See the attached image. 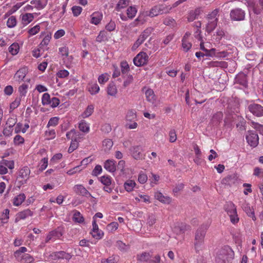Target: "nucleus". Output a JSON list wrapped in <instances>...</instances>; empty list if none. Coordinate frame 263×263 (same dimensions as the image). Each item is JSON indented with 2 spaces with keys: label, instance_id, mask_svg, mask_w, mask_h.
I'll use <instances>...</instances> for the list:
<instances>
[{
  "label": "nucleus",
  "instance_id": "1",
  "mask_svg": "<svg viewBox=\"0 0 263 263\" xmlns=\"http://www.w3.org/2000/svg\"><path fill=\"white\" fill-rule=\"evenodd\" d=\"M211 223V220H209L200 225L195 231L194 246L196 253L199 252L204 249V238Z\"/></svg>",
  "mask_w": 263,
  "mask_h": 263
},
{
  "label": "nucleus",
  "instance_id": "2",
  "mask_svg": "<svg viewBox=\"0 0 263 263\" xmlns=\"http://www.w3.org/2000/svg\"><path fill=\"white\" fill-rule=\"evenodd\" d=\"M223 209L229 217L231 222L234 225L237 224L239 221V218L235 204L232 201L227 202Z\"/></svg>",
  "mask_w": 263,
  "mask_h": 263
},
{
  "label": "nucleus",
  "instance_id": "3",
  "mask_svg": "<svg viewBox=\"0 0 263 263\" xmlns=\"http://www.w3.org/2000/svg\"><path fill=\"white\" fill-rule=\"evenodd\" d=\"M219 12V10L215 9L207 15L208 23L206 26V31L208 32H211L216 27L218 21Z\"/></svg>",
  "mask_w": 263,
  "mask_h": 263
},
{
  "label": "nucleus",
  "instance_id": "4",
  "mask_svg": "<svg viewBox=\"0 0 263 263\" xmlns=\"http://www.w3.org/2000/svg\"><path fill=\"white\" fill-rule=\"evenodd\" d=\"M172 7H170V6L158 5L152 7L149 11H146L144 15L153 17L160 14L169 13Z\"/></svg>",
  "mask_w": 263,
  "mask_h": 263
},
{
  "label": "nucleus",
  "instance_id": "5",
  "mask_svg": "<svg viewBox=\"0 0 263 263\" xmlns=\"http://www.w3.org/2000/svg\"><path fill=\"white\" fill-rule=\"evenodd\" d=\"M31 171L29 167L25 166L21 168L16 177V182L19 186L26 184L30 178Z\"/></svg>",
  "mask_w": 263,
  "mask_h": 263
},
{
  "label": "nucleus",
  "instance_id": "6",
  "mask_svg": "<svg viewBox=\"0 0 263 263\" xmlns=\"http://www.w3.org/2000/svg\"><path fill=\"white\" fill-rule=\"evenodd\" d=\"M154 31L153 27H149L146 28L139 36L138 39L134 43L132 47V50L134 51L136 50L152 34Z\"/></svg>",
  "mask_w": 263,
  "mask_h": 263
},
{
  "label": "nucleus",
  "instance_id": "7",
  "mask_svg": "<svg viewBox=\"0 0 263 263\" xmlns=\"http://www.w3.org/2000/svg\"><path fill=\"white\" fill-rule=\"evenodd\" d=\"M148 58L146 52H140L134 58L133 62L136 66H141L147 64Z\"/></svg>",
  "mask_w": 263,
  "mask_h": 263
},
{
  "label": "nucleus",
  "instance_id": "8",
  "mask_svg": "<svg viewBox=\"0 0 263 263\" xmlns=\"http://www.w3.org/2000/svg\"><path fill=\"white\" fill-rule=\"evenodd\" d=\"M248 143L253 147H256L259 143V137L255 132L248 131L246 137Z\"/></svg>",
  "mask_w": 263,
  "mask_h": 263
},
{
  "label": "nucleus",
  "instance_id": "9",
  "mask_svg": "<svg viewBox=\"0 0 263 263\" xmlns=\"http://www.w3.org/2000/svg\"><path fill=\"white\" fill-rule=\"evenodd\" d=\"M182 47L185 52H187L190 50L192 47L191 43V33L190 32H186L183 36L182 40Z\"/></svg>",
  "mask_w": 263,
  "mask_h": 263
},
{
  "label": "nucleus",
  "instance_id": "10",
  "mask_svg": "<svg viewBox=\"0 0 263 263\" xmlns=\"http://www.w3.org/2000/svg\"><path fill=\"white\" fill-rule=\"evenodd\" d=\"M230 15L231 20L233 21H242L243 20L245 17V11L238 8L232 10Z\"/></svg>",
  "mask_w": 263,
  "mask_h": 263
},
{
  "label": "nucleus",
  "instance_id": "11",
  "mask_svg": "<svg viewBox=\"0 0 263 263\" xmlns=\"http://www.w3.org/2000/svg\"><path fill=\"white\" fill-rule=\"evenodd\" d=\"M130 153L133 158L136 160H141L143 158L142 154L143 149L141 145H135L130 148Z\"/></svg>",
  "mask_w": 263,
  "mask_h": 263
},
{
  "label": "nucleus",
  "instance_id": "12",
  "mask_svg": "<svg viewBox=\"0 0 263 263\" xmlns=\"http://www.w3.org/2000/svg\"><path fill=\"white\" fill-rule=\"evenodd\" d=\"M191 229L190 226L184 223L178 222L175 224L173 231L177 235H180L184 233L186 231H190Z\"/></svg>",
  "mask_w": 263,
  "mask_h": 263
},
{
  "label": "nucleus",
  "instance_id": "13",
  "mask_svg": "<svg viewBox=\"0 0 263 263\" xmlns=\"http://www.w3.org/2000/svg\"><path fill=\"white\" fill-rule=\"evenodd\" d=\"M63 235V233L59 228L51 231L46 236L45 242L48 243L50 241H54L55 240L60 239Z\"/></svg>",
  "mask_w": 263,
  "mask_h": 263
},
{
  "label": "nucleus",
  "instance_id": "14",
  "mask_svg": "<svg viewBox=\"0 0 263 263\" xmlns=\"http://www.w3.org/2000/svg\"><path fill=\"white\" fill-rule=\"evenodd\" d=\"M238 181V176L237 174H232L223 178L221 180L223 184L232 186L236 184Z\"/></svg>",
  "mask_w": 263,
  "mask_h": 263
},
{
  "label": "nucleus",
  "instance_id": "15",
  "mask_svg": "<svg viewBox=\"0 0 263 263\" xmlns=\"http://www.w3.org/2000/svg\"><path fill=\"white\" fill-rule=\"evenodd\" d=\"M73 191L77 195L87 198L92 197L91 194L81 184L75 185L73 187Z\"/></svg>",
  "mask_w": 263,
  "mask_h": 263
},
{
  "label": "nucleus",
  "instance_id": "16",
  "mask_svg": "<svg viewBox=\"0 0 263 263\" xmlns=\"http://www.w3.org/2000/svg\"><path fill=\"white\" fill-rule=\"evenodd\" d=\"M28 72L26 67H23L20 68L14 76V80L19 83L23 81Z\"/></svg>",
  "mask_w": 263,
  "mask_h": 263
},
{
  "label": "nucleus",
  "instance_id": "17",
  "mask_svg": "<svg viewBox=\"0 0 263 263\" xmlns=\"http://www.w3.org/2000/svg\"><path fill=\"white\" fill-rule=\"evenodd\" d=\"M248 108L250 112L257 117H261L263 116V106L259 104H250Z\"/></svg>",
  "mask_w": 263,
  "mask_h": 263
},
{
  "label": "nucleus",
  "instance_id": "18",
  "mask_svg": "<svg viewBox=\"0 0 263 263\" xmlns=\"http://www.w3.org/2000/svg\"><path fill=\"white\" fill-rule=\"evenodd\" d=\"M51 258L53 260L65 259L69 260L71 258V255L64 251L53 252L50 254Z\"/></svg>",
  "mask_w": 263,
  "mask_h": 263
},
{
  "label": "nucleus",
  "instance_id": "19",
  "mask_svg": "<svg viewBox=\"0 0 263 263\" xmlns=\"http://www.w3.org/2000/svg\"><path fill=\"white\" fill-rule=\"evenodd\" d=\"M145 95L146 100L147 102L152 104H154L156 103L157 98L152 89L147 88L145 92Z\"/></svg>",
  "mask_w": 263,
  "mask_h": 263
},
{
  "label": "nucleus",
  "instance_id": "20",
  "mask_svg": "<svg viewBox=\"0 0 263 263\" xmlns=\"http://www.w3.org/2000/svg\"><path fill=\"white\" fill-rule=\"evenodd\" d=\"M86 89L91 95H95L99 93L100 87L96 82L90 81L88 83Z\"/></svg>",
  "mask_w": 263,
  "mask_h": 263
},
{
  "label": "nucleus",
  "instance_id": "21",
  "mask_svg": "<svg viewBox=\"0 0 263 263\" xmlns=\"http://www.w3.org/2000/svg\"><path fill=\"white\" fill-rule=\"evenodd\" d=\"M33 215V212L30 209H26L23 211L18 212L16 216L15 222H17L21 220L25 219L28 217Z\"/></svg>",
  "mask_w": 263,
  "mask_h": 263
},
{
  "label": "nucleus",
  "instance_id": "22",
  "mask_svg": "<svg viewBox=\"0 0 263 263\" xmlns=\"http://www.w3.org/2000/svg\"><path fill=\"white\" fill-rule=\"evenodd\" d=\"M104 167L107 171L114 173L116 170V161L112 159H108L104 163Z\"/></svg>",
  "mask_w": 263,
  "mask_h": 263
},
{
  "label": "nucleus",
  "instance_id": "23",
  "mask_svg": "<svg viewBox=\"0 0 263 263\" xmlns=\"http://www.w3.org/2000/svg\"><path fill=\"white\" fill-rule=\"evenodd\" d=\"M91 21L90 23L91 24H95L96 25L99 24L103 18V14L101 12L99 11H96L93 12L90 16Z\"/></svg>",
  "mask_w": 263,
  "mask_h": 263
},
{
  "label": "nucleus",
  "instance_id": "24",
  "mask_svg": "<svg viewBox=\"0 0 263 263\" xmlns=\"http://www.w3.org/2000/svg\"><path fill=\"white\" fill-rule=\"evenodd\" d=\"M34 15L32 13H26L21 15L22 23L26 26L31 23L34 19Z\"/></svg>",
  "mask_w": 263,
  "mask_h": 263
},
{
  "label": "nucleus",
  "instance_id": "25",
  "mask_svg": "<svg viewBox=\"0 0 263 263\" xmlns=\"http://www.w3.org/2000/svg\"><path fill=\"white\" fill-rule=\"evenodd\" d=\"M26 196L24 193L20 194L13 199L12 203L14 206H18L25 201Z\"/></svg>",
  "mask_w": 263,
  "mask_h": 263
},
{
  "label": "nucleus",
  "instance_id": "26",
  "mask_svg": "<svg viewBox=\"0 0 263 263\" xmlns=\"http://www.w3.org/2000/svg\"><path fill=\"white\" fill-rule=\"evenodd\" d=\"M242 208L249 216L252 217L253 220L255 219L253 209L250 206L248 203H245L243 204L242 205Z\"/></svg>",
  "mask_w": 263,
  "mask_h": 263
},
{
  "label": "nucleus",
  "instance_id": "27",
  "mask_svg": "<svg viewBox=\"0 0 263 263\" xmlns=\"http://www.w3.org/2000/svg\"><path fill=\"white\" fill-rule=\"evenodd\" d=\"M118 92L116 85L114 83H110L107 87L108 95L115 97Z\"/></svg>",
  "mask_w": 263,
  "mask_h": 263
},
{
  "label": "nucleus",
  "instance_id": "28",
  "mask_svg": "<svg viewBox=\"0 0 263 263\" xmlns=\"http://www.w3.org/2000/svg\"><path fill=\"white\" fill-rule=\"evenodd\" d=\"M79 129L82 132L88 133L90 130L89 124L85 120H81L78 125Z\"/></svg>",
  "mask_w": 263,
  "mask_h": 263
},
{
  "label": "nucleus",
  "instance_id": "29",
  "mask_svg": "<svg viewBox=\"0 0 263 263\" xmlns=\"http://www.w3.org/2000/svg\"><path fill=\"white\" fill-rule=\"evenodd\" d=\"M155 197L156 199L163 203H169L171 202V199L170 197H165L161 192H159L155 193Z\"/></svg>",
  "mask_w": 263,
  "mask_h": 263
},
{
  "label": "nucleus",
  "instance_id": "30",
  "mask_svg": "<svg viewBox=\"0 0 263 263\" xmlns=\"http://www.w3.org/2000/svg\"><path fill=\"white\" fill-rule=\"evenodd\" d=\"M94 111V106L92 104L88 105L85 111L81 114L83 118H86L92 115Z\"/></svg>",
  "mask_w": 263,
  "mask_h": 263
},
{
  "label": "nucleus",
  "instance_id": "31",
  "mask_svg": "<svg viewBox=\"0 0 263 263\" xmlns=\"http://www.w3.org/2000/svg\"><path fill=\"white\" fill-rule=\"evenodd\" d=\"M137 13V9L135 6L129 7L126 10L127 15L129 19H133Z\"/></svg>",
  "mask_w": 263,
  "mask_h": 263
},
{
  "label": "nucleus",
  "instance_id": "32",
  "mask_svg": "<svg viewBox=\"0 0 263 263\" xmlns=\"http://www.w3.org/2000/svg\"><path fill=\"white\" fill-rule=\"evenodd\" d=\"M137 118L136 112L134 110H129L127 112L125 119L127 122H133Z\"/></svg>",
  "mask_w": 263,
  "mask_h": 263
},
{
  "label": "nucleus",
  "instance_id": "33",
  "mask_svg": "<svg viewBox=\"0 0 263 263\" xmlns=\"http://www.w3.org/2000/svg\"><path fill=\"white\" fill-rule=\"evenodd\" d=\"M9 52L13 55H16L20 50V46L18 43H14L8 48Z\"/></svg>",
  "mask_w": 263,
  "mask_h": 263
},
{
  "label": "nucleus",
  "instance_id": "34",
  "mask_svg": "<svg viewBox=\"0 0 263 263\" xmlns=\"http://www.w3.org/2000/svg\"><path fill=\"white\" fill-rule=\"evenodd\" d=\"M129 3V0H120L116 7V10L117 11H120L121 9L126 8L128 6Z\"/></svg>",
  "mask_w": 263,
  "mask_h": 263
},
{
  "label": "nucleus",
  "instance_id": "35",
  "mask_svg": "<svg viewBox=\"0 0 263 263\" xmlns=\"http://www.w3.org/2000/svg\"><path fill=\"white\" fill-rule=\"evenodd\" d=\"M10 210L8 209H5L1 215L0 220L2 223H6L8 222L9 219Z\"/></svg>",
  "mask_w": 263,
  "mask_h": 263
},
{
  "label": "nucleus",
  "instance_id": "36",
  "mask_svg": "<svg viewBox=\"0 0 263 263\" xmlns=\"http://www.w3.org/2000/svg\"><path fill=\"white\" fill-rule=\"evenodd\" d=\"M136 184L134 181L129 180L124 183V186L126 191L130 192L133 191L134 188L135 187Z\"/></svg>",
  "mask_w": 263,
  "mask_h": 263
},
{
  "label": "nucleus",
  "instance_id": "37",
  "mask_svg": "<svg viewBox=\"0 0 263 263\" xmlns=\"http://www.w3.org/2000/svg\"><path fill=\"white\" fill-rule=\"evenodd\" d=\"M1 164H2L7 168L13 170L14 168V162L13 160L2 159L1 161Z\"/></svg>",
  "mask_w": 263,
  "mask_h": 263
},
{
  "label": "nucleus",
  "instance_id": "38",
  "mask_svg": "<svg viewBox=\"0 0 263 263\" xmlns=\"http://www.w3.org/2000/svg\"><path fill=\"white\" fill-rule=\"evenodd\" d=\"M73 220L76 222L82 223L84 221V218L79 211H75L73 215Z\"/></svg>",
  "mask_w": 263,
  "mask_h": 263
},
{
  "label": "nucleus",
  "instance_id": "39",
  "mask_svg": "<svg viewBox=\"0 0 263 263\" xmlns=\"http://www.w3.org/2000/svg\"><path fill=\"white\" fill-rule=\"evenodd\" d=\"M30 4L37 9H43L46 5V3L43 4L41 0H32Z\"/></svg>",
  "mask_w": 263,
  "mask_h": 263
},
{
  "label": "nucleus",
  "instance_id": "40",
  "mask_svg": "<svg viewBox=\"0 0 263 263\" xmlns=\"http://www.w3.org/2000/svg\"><path fill=\"white\" fill-rule=\"evenodd\" d=\"M50 96L48 93H44L42 97V104L44 106L49 105L51 102Z\"/></svg>",
  "mask_w": 263,
  "mask_h": 263
},
{
  "label": "nucleus",
  "instance_id": "41",
  "mask_svg": "<svg viewBox=\"0 0 263 263\" xmlns=\"http://www.w3.org/2000/svg\"><path fill=\"white\" fill-rule=\"evenodd\" d=\"M17 118L15 115L11 116L6 122V125L7 126L12 127L16 124Z\"/></svg>",
  "mask_w": 263,
  "mask_h": 263
},
{
  "label": "nucleus",
  "instance_id": "42",
  "mask_svg": "<svg viewBox=\"0 0 263 263\" xmlns=\"http://www.w3.org/2000/svg\"><path fill=\"white\" fill-rule=\"evenodd\" d=\"M102 144L105 151H109L113 146V142L110 139H106L103 141Z\"/></svg>",
  "mask_w": 263,
  "mask_h": 263
},
{
  "label": "nucleus",
  "instance_id": "43",
  "mask_svg": "<svg viewBox=\"0 0 263 263\" xmlns=\"http://www.w3.org/2000/svg\"><path fill=\"white\" fill-rule=\"evenodd\" d=\"M109 79V75L107 73H104L99 76L98 80L100 84L103 85L108 81Z\"/></svg>",
  "mask_w": 263,
  "mask_h": 263
},
{
  "label": "nucleus",
  "instance_id": "44",
  "mask_svg": "<svg viewBox=\"0 0 263 263\" xmlns=\"http://www.w3.org/2000/svg\"><path fill=\"white\" fill-rule=\"evenodd\" d=\"M121 72L123 74H125L129 71V66L126 61H123L120 63Z\"/></svg>",
  "mask_w": 263,
  "mask_h": 263
},
{
  "label": "nucleus",
  "instance_id": "45",
  "mask_svg": "<svg viewBox=\"0 0 263 263\" xmlns=\"http://www.w3.org/2000/svg\"><path fill=\"white\" fill-rule=\"evenodd\" d=\"M34 260V258L30 254H24L20 262L21 263H32Z\"/></svg>",
  "mask_w": 263,
  "mask_h": 263
},
{
  "label": "nucleus",
  "instance_id": "46",
  "mask_svg": "<svg viewBox=\"0 0 263 263\" xmlns=\"http://www.w3.org/2000/svg\"><path fill=\"white\" fill-rule=\"evenodd\" d=\"M60 118L58 117H54L51 118L47 125V127H49L50 126L55 127L56 126L59 122Z\"/></svg>",
  "mask_w": 263,
  "mask_h": 263
},
{
  "label": "nucleus",
  "instance_id": "47",
  "mask_svg": "<svg viewBox=\"0 0 263 263\" xmlns=\"http://www.w3.org/2000/svg\"><path fill=\"white\" fill-rule=\"evenodd\" d=\"M28 89V85L25 83L22 84L18 87V92H20L21 96H26L27 90Z\"/></svg>",
  "mask_w": 263,
  "mask_h": 263
},
{
  "label": "nucleus",
  "instance_id": "48",
  "mask_svg": "<svg viewBox=\"0 0 263 263\" xmlns=\"http://www.w3.org/2000/svg\"><path fill=\"white\" fill-rule=\"evenodd\" d=\"M151 255L149 253L144 252L137 255L138 260L141 261H147L150 259Z\"/></svg>",
  "mask_w": 263,
  "mask_h": 263
},
{
  "label": "nucleus",
  "instance_id": "49",
  "mask_svg": "<svg viewBox=\"0 0 263 263\" xmlns=\"http://www.w3.org/2000/svg\"><path fill=\"white\" fill-rule=\"evenodd\" d=\"M92 236L98 240L101 239L104 236V233L100 229L98 231H91L90 232Z\"/></svg>",
  "mask_w": 263,
  "mask_h": 263
},
{
  "label": "nucleus",
  "instance_id": "50",
  "mask_svg": "<svg viewBox=\"0 0 263 263\" xmlns=\"http://www.w3.org/2000/svg\"><path fill=\"white\" fill-rule=\"evenodd\" d=\"M17 21L16 17L14 16H11L8 18L7 21V26L9 28H13L16 25Z\"/></svg>",
  "mask_w": 263,
  "mask_h": 263
},
{
  "label": "nucleus",
  "instance_id": "51",
  "mask_svg": "<svg viewBox=\"0 0 263 263\" xmlns=\"http://www.w3.org/2000/svg\"><path fill=\"white\" fill-rule=\"evenodd\" d=\"M24 141L25 140L24 138L19 135H16L13 139L14 144L16 146L23 144Z\"/></svg>",
  "mask_w": 263,
  "mask_h": 263
},
{
  "label": "nucleus",
  "instance_id": "52",
  "mask_svg": "<svg viewBox=\"0 0 263 263\" xmlns=\"http://www.w3.org/2000/svg\"><path fill=\"white\" fill-rule=\"evenodd\" d=\"M107 39L106 32L105 31H101L96 37V42L101 43Z\"/></svg>",
  "mask_w": 263,
  "mask_h": 263
},
{
  "label": "nucleus",
  "instance_id": "53",
  "mask_svg": "<svg viewBox=\"0 0 263 263\" xmlns=\"http://www.w3.org/2000/svg\"><path fill=\"white\" fill-rule=\"evenodd\" d=\"M100 181L105 186H109L111 183V178L109 176H103L101 177Z\"/></svg>",
  "mask_w": 263,
  "mask_h": 263
},
{
  "label": "nucleus",
  "instance_id": "54",
  "mask_svg": "<svg viewBox=\"0 0 263 263\" xmlns=\"http://www.w3.org/2000/svg\"><path fill=\"white\" fill-rule=\"evenodd\" d=\"M224 35V32L223 30L218 29L216 31V34H214L213 36L215 37L214 39L217 42H219Z\"/></svg>",
  "mask_w": 263,
  "mask_h": 263
},
{
  "label": "nucleus",
  "instance_id": "55",
  "mask_svg": "<svg viewBox=\"0 0 263 263\" xmlns=\"http://www.w3.org/2000/svg\"><path fill=\"white\" fill-rule=\"evenodd\" d=\"M138 182L141 184H144L147 180V176L146 174L143 172H140L138 178Z\"/></svg>",
  "mask_w": 263,
  "mask_h": 263
},
{
  "label": "nucleus",
  "instance_id": "56",
  "mask_svg": "<svg viewBox=\"0 0 263 263\" xmlns=\"http://www.w3.org/2000/svg\"><path fill=\"white\" fill-rule=\"evenodd\" d=\"M40 30V26L37 24L32 27L28 31V33L30 36H32L37 34Z\"/></svg>",
  "mask_w": 263,
  "mask_h": 263
},
{
  "label": "nucleus",
  "instance_id": "57",
  "mask_svg": "<svg viewBox=\"0 0 263 263\" xmlns=\"http://www.w3.org/2000/svg\"><path fill=\"white\" fill-rule=\"evenodd\" d=\"M119 224L117 222H112L107 226V229L110 232L113 233L118 228Z\"/></svg>",
  "mask_w": 263,
  "mask_h": 263
},
{
  "label": "nucleus",
  "instance_id": "58",
  "mask_svg": "<svg viewBox=\"0 0 263 263\" xmlns=\"http://www.w3.org/2000/svg\"><path fill=\"white\" fill-rule=\"evenodd\" d=\"M45 136L48 140L54 139L56 136V133L54 129H49L45 132Z\"/></svg>",
  "mask_w": 263,
  "mask_h": 263
},
{
  "label": "nucleus",
  "instance_id": "59",
  "mask_svg": "<svg viewBox=\"0 0 263 263\" xmlns=\"http://www.w3.org/2000/svg\"><path fill=\"white\" fill-rule=\"evenodd\" d=\"M78 147V142L76 140L75 138L74 140H72L70 146L68 148V152L69 153H71L75 149H76Z\"/></svg>",
  "mask_w": 263,
  "mask_h": 263
},
{
  "label": "nucleus",
  "instance_id": "60",
  "mask_svg": "<svg viewBox=\"0 0 263 263\" xmlns=\"http://www.w3.org/2000/svg\"><path fill=\"white\" fill-rule=\"evenodd\" d=\"M82 10V7L78 6H74L71 8L72 14L76 17L78 16L81 13Z\"/></svg>",
  "mask_w": 263,
  "mask_h": 263
},
{
  "label": "nucleus",
  "instance_id": "61",
  "mask_svg": "<svg viewBox=\"0 0 263 263\" xmlns=\"http://www.w3.org/2000/svg\"><path fill=\"white\" fill-rule=\"evenodd\" d=\"M48 163V158H44L41 160L40 162V166L39 168V170L40 171H43L45 170L47 166Z\"/></svg>",
  "mask_w": 263,
  "mask_h": 263
},
{
  "label": "nucleus",
  "instance_id": "62",
  "mask_svg": "<svg viewBox=\"0 0 263 263\" xmlns=\"http://www.w3.org/2000/svg\"><path fill=\"white\" fill-rule=\"evenodd\" d=\"M124 78H125V80L123 82V86L126 87L133 82V77L131 74H128Z\"/></svg>",
  "mask_w": 263,
  "mask_h": 263
},
{
  "label": "nucleus",
  "instance_id": "63",
  "mask_svg": "<svg viewBox=\"0 0 263 263\" xmlns=\"http://www.w3.org/2000/svg\"><path fill=\"white\" fill-rule=\"evenodd\" d=\"M223 117V114L222 112H218L214 114L212 117V121L217 123L221 121Z\"/></svg>",
  "mask_w": 263,
  "mask_h": 263
},
{
  "label": "nucleus",
  "instance_id": "64",
  "mask_svg": "<svg viewBox=\"0 0 263 263\" xmlns=\"http://www.w3.org/2000/svg\"><path fill=\"white\" fill-rule=\"evenodd\" d=\"M253 175L259 178L263 177V169L255 167L253 170Z\"/></svg>",
  "mask_w": 263,
  "mask_h": 263
}]
</instances>
